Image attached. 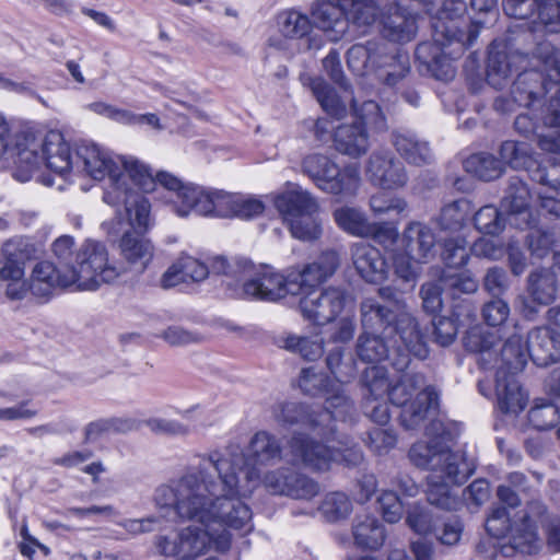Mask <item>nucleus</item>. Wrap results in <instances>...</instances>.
Returning a JSON list of instances; mask_svg holds the SVG:
<instances>
[{
  "label": "nucleus",
  "mask_w": 560,
  "mask_h": 560,
  "mask_svg": "<svg viewBox=\"0 0 560 560\" xmlns=\"http://www.w3.org/2000/svg\"><path fill=\"white\" fill-rule=\"evenodd\" d=\"M302 168L319 189L332 195L353 197L361 184L360 168L357 164H348L340 168L324 154L314 153L305 156Z\"/></svg>",
  "instance_id": "2eb2a0df"
},
{
  "label": "nucleus",
  "mask_w": 560,
  "mask_h": 560,
  "mask_svg": "<svg viewBox=\"0 0 560 560\" xmlns=\"http://www.w3.org/2000/svg\"><path fill=\"white\" fill-rule=\"evenodd\" d=\"M183 192L185 203L180 208L184 214L233 217L237 195L222 190H208L203 187L188 188Z\"/></svg>",
  "instance_id": "412c9836"
},
{
  "label": "nucleus",
  "mask_w": 560,
  "mask_h": 560,
  "mask_svg": "<svg viewBox=\"0 0 560 560\" xmlns=\"http://www.w3.org/2000/svg\"><path fill=\"white\" fill-rule=\"evenodd\" d=\"M219 457L206 458L200 466L190 467L182 477L161 485L154 493L160 508L172 509L183 521L203 525H189L173 537L160 536L156 547L166 557L177 560H196L211 548L224 552L231 547L229 529L241 535L252 532L253 513L247 503L233 497L247 494L255 486V477L241 487L229 471V462Z\"/></svg>",
  "instance_id": "f257e3e1"
},
{
  "label": "nucleus",
  "mask_w": 560,
  "mask_h": 560,
  "mask_svg": "<svg viewBox=\"0 0 560 560\" xmlns=\"http://www.w3.org/2000/svg\"><path fill=\"white\" fill-rule=\"evenodd\" d=\"M332 215L338 228L353 236L373 237L380 243L390 244L398 237V232L395 228L385 223H371L358 208L340 207L334 211Z\"/></svg>",
  "instance_id": "5701e85b"
},
{
  "label": "nucleus",
  "mask_w": 560,
  "mask_h": 560,
  "mask_svg": "<svg viewBox=\"0 0 560 560\" xmlns=\"http://www.w3.org/2000/svg\"><path fill=\"white\" fill-rule=\"evenodd\" d=\"M529 358L527 346H523V338L516 331V326L513 327V332L510 334L504 343L500 347L498 361L501 365L498 369H504L508 373L516 374L521 372Z\"/></svg>",
  "instance_id": "37998d69"
},
{
  "label": "nucleus",
  "mask_w": 560,
  "mask_h": 560,
  "mask_svg": "<svg viewBox=\"0 0 560 560\" xmlns=\"http://www.w3.org/2000/svg\"><path fill=\"white\" fill-rule=\"evenodd\" d=\"M532 513L523 511L518 520H512L505 506H497L486 521V529L495 538L510 536L515 549L530 552L537 540L535 518L542 515L545 511L544 505L538 501L532 503Z\"/></svg>",
  "instance_id": "dca6fc26"
},
{
  "label": "nucleus",
  "mask_w": 560,
  "mask_h": 560,
  "mask_svg": "<svg viewBox=\"0 0 560 560\" xmlns=\"http://www.w3.org/2000/svg\"><path fill=\"white\" fill-rule=\"evenodd\" d=\"M211 269L214 273L224 275L226 277L225 285L234 289L237 294L246 273L250 271V261L246 259L229 261L224 257H215L212 260Z\"/></svg>",
  "instance_id": "8fccbe9b"
},
{
  "label": "nucleus",
  "mask_w": 560,
  "mask_h": 560,
  "mask_svg": "<svg viewBox=\"0 0 560 560\" xmlns=\"http://www.w3.org/2000/svg\"><path fill=\"white\" fill-rule=\"evenodd\" d=\"M409 458L419 468L430 470L428 501L446 511H456L462 500L450 486L460 485L474 474L475 467L462 452H453L442 438L417 442L409 451Z\"/></svg>",
  "instance_id": "7ed1b4c3"
},
{
  "label": "nucleus",
  "mask_w": 560,
  "mask_h": 560,
  "mask_svg": "<svg viewBox=\"0 0 560 560\" xmlns=\"http://www.w3.org/2000/svg\"><path fill=\"white\" fill-rule=\"evenodd\" d=\"M288 447L293 464L314 471H327L334 463L358 467L364 459L362 450L337 427L335 438L330 440L316 441L305 432H294Z\"/></svg>",
  "instance_id": "423d86ee"
},
{
  "label": "nucleus",
  "mask_w": 560,
  "mask_h": 560,
  "mask_svg": "<svg viewBox=\"0 0 560 560\" xmlns=\"http://www.w3.org/2000/svg\"><path fill=\"white\" fill-rule=\"evenodd\" d=\"M467 11L463 0H441L436 15L432 20V42L417 46L416 57L432 75L442 81L455 75L453 61L474 45L485 20L471 18L470 24L463 27L460 19Z\"/></svg>",
  "instance_id": "f03ea898"
},
{
  "label": "nucleus",
  "mask_w": 560,
  "mask_h": 560,
  "mask_svg": "<svg viewBox=\"0 0 560 560\" xmlns=\"http://www.w3.org/2000/svg\"><path fill=\"white\" fill-rule=\"evenodd\" d=\"M470 247L464 237H452L445 240L442 252V258L447 267L446 270L452 268H459L468 262Z\"/></svg>",
  "instance_id": "680f3d73"
},
{
  "label": "nucleus",
  "mask_w": 560,
  "mask_h": 560,
  "mask_svg": "<svg viewBox=\"0 0 560 560\" xmlns=\"http://www.w3.org/2000/svg\"><path fill=\"white\" fill-rule=\"evenodd\" d=\"M283 348L300 354L304 360L315 361L324 353V339L318 334L312 336L288 335L283 339Z\"/></svg>",
  "instance_id": "09e8293b"
},
{
  "label": "nucleus",
  "mask_w": 560,
  "mask_h": 560,
  "mask_svg": "<svg viewBox=\"0 0 560 560\" xmlns=\"http://www.w3.org/2000/svg\"><path fill=\"white\" fill-rule=\"evenodd\" d=\"M118 165L125 176L124 187L132 189L137 195L139 194L133 186L138 187L143 192L155 191V182L151 168L136 158H119Z\"/></svg>",
  "instance_id": "79ce46f5"
},
{
  "label": "nucleus",
  "mask_w": 560,
  "mask_h": 560,
  "mask_svg": "<svg viewBox=\"0 0 560 560\" xmlns=\"http://www.w3.org/2000/svg\"><path fill=\"white\" fill-rule=\"evenodd\" d=\"M464 168L467 173L486 182L497 179L504 170L500 160L486 152L475 153L468 156L464 161Z\"/></svg>",
  "instance_id": "a18cd8bd"
},
{
  "label": "nucleus",
  "mask_w": 560,
  "mask_h": 560,
  "mask_svg": "<svg viewBox=\"0 0 560 560\" xmlns=\"http://www.w3.org/2000/svg\"><path fill=\"white\" fill-rule=\"evenodd\" d=\"M361 382L368 392L364 395L366 405L389 395L392 384L388 381V373L384 366L373 365L366 368Z\"/></svg>",
  "instance_id": "de8ad7c7"
},
{
  "label": "nucleus",
  "mask_w": 560,
  "mask_h": 560,
  "mask_svg": "<svg viewBox=\"0 0 560 560\" xmlns=\"http://www.w3.org/2000/svg\"><path fill=\"white\" fill-rule=\"evenodd\" d=\"M80 163L82 170L93 179L102 180L108 177L109 184L103 196L106 203L118 207L126 202L127 195H137L130 188H122L126 183L118 162L97 144L82 143L78 147L75 165L80 167Z\"/></svg>",
  "instance_id": "ddd939ff"
},
{
  "label": "nucleus",
  "mask_w": 560,
  "mask_h": 560,
  "mask_svg": "<svg viewBox=\"0 0 560 560\" xmlns=\"http://www.w3.org/2000/svg\"><path fill=\"white\" fill-rule=\"evenodd\" d=\"M532 147L525 141L508 140L500 147V161L513 168L527 167L532 161Z\"/></svg>",
  "instance_id": "6e6d98bb"
},
{
  "label": "nucleus",
  "mask_w": 560,
  "mask_h": 560,
  "mask_svg": "<svg viewBox=\"0 0 560 560\" xmlns=\"http://www.w3.org/2000/svg\"><path fill=\"white\" fill-rule=\"evenodd\" d=\"M2 252L3 260L0 261V282L23 278L25 262L34 253L30 242L23 237L10 240L4 243Z\"/></svg>",
  "instance_id": "473e14b6"
},
{
  "label": "nucleus",
  "mask_w": 560,
  "mask_h": 560,
  "mask_svg": "<svg viewBox=\"0 0 560 560\" xmlns=\"http://www.w3.org/2000/svg\"><path fill=\"white\" fill-rule=\"evenodd\" d=\"M72 285H74V278L70 270L57 268L51 261H39L33 268L30 291L36 296L46 298L57 288Z\"/></svg>",
  "instance_id": "c756f323"
},
{
  "label": "nucleus",
  "mask_w": 560,
  "mask_h": 560,
  "mask_svg": "<svg viewBox=\"0 0 560 560\" xmlns=\"http://www.w3.org/2000/svg\"><path fill=\"white\" fill-rule=\"evenodd\" d=\"M542 3H545V0H503V10L506 15L522 20L538 13L540 20Z\"/></svg>",
  "instance_id": "69168bd1"
},
{
  "label": "nucleus",
  "mask_w": 560,
  "mask_h": 560,
  "mask_svg": "<svg viewBox=\"0 0 560 560\" xmlns=\"http://www.w3.org/2000/svg\"><path fill=\"white\" fill-rule=\"evenodd\" d=\"M557 275L541 269L532 272L528 279V291L535 302L541 305L550 304L556 298Z\"/></svg>",
  "instance_id": "49530a36"
},
{
  "label": "nucleus",
  "mask_w": 560,
  "mask_h": 560,
  "mask_svg": "<svg viewBox=\"0 0 560 560\" xmlns=\"http://www.w3.org/2000/svg\"><path fill=\"white\" fill-rule=\"evenodd\" d=\"M481 315L488 326L501 327L509 318L510 306L502 299H493L483 305Z\"/></svg>",
  "instance_id": "338daca9"
},
{
  "label": "nucleus",
  "mask_w": 560,
  "mask_h": 560,
  "mask_svg": "<svg viewBox=\"0 0 560 560\" xmlns=\"http://www.w3.org/2000/svg\"><path fill=\"white\" fill-rule=\"evenodd\" d=\"M470 206L466 199H458L445 205L436 218L439 228L443 231L457 232L469 217Z\"/></svg>",
  "instance_id": "603ef678"
},
{
  "label": "nucleus",
  "mask_w": 560,
  "mask_h": 560,
  "mask_svg": "<svg viewBox=\"0 0 560 560\" xmlns=\"http://www.w3.org/2000/svg\"><path fill=\"white\" fill-rule=\"evenodd\" d=\"M288 294L295 295L289 283V271L284 276L269 266L257 268L252 262L250 271L237 291L238 296L261 301H278Z\"/></svg>",
  "instance_id": "6ab92c4d"
},
{
  "label": "nucleus",
  "mask_w": 560,
  "mask_h": 560,
  "mask_svg": "<svg viewBox=\"0 0 560 560\" xmlns=\"http://www.w3.org/2000/svg\"><path fill=\"white\" fill-rule=\"evenodd\" d=\"M74 287L80 291H95L102 284L115 282L124 276V266L109 260L104 243L85 240L75 254L74 265L70 267Z\"/></svg>",
  "instance_id": "1a4fd4ad"
},
{
  "label": "nucleus",
  "mask_w": 560,
  "mask_h": 560,
  "mask_svg": "<svg viewBox=\"0 0 560 560\" xmlns=\"http://www.w3.org/2000/svg\"><path fill=\"white\" fill-rule=\"evenodd\" d=\"M42 162L52 172L63 175L73 166L69 143L60 131L51 130L42 145Z\"/></svg>",
  "instance_id": "e433bc0d"
},
{
  "label": "nucleus",
  "mask_w": 560,
  "mask_h": 560,
  "mask_svg": "<svg viewBox=\"0 0 560 560\" xmlns=\"http://www.w3.org/2000/svg\"><path fill=\"white\" fill-rule=\"evenodd\" d=\"M366 176L373 185L385 190H396L408 183L404 163L390 152H374L368 161Z\"/></svg>",
  "instance_id": "393cba45"
},
{
  "label": "nucleus",
  "mask_w": 560,
  "mask_h": 560,
  "mask_svg": "<svg viewBox=\"0 0 560 560\" xmlns=\"http://www.w3.org/2000/svg\"><path fill=\"white\" fill-rule=\"evenodd\" d=\"M366 446L375 454H387L397 443V436L390 429L374 428L364 439Z\"/></svg>",
  "instance_id": "0e129e2a"
},
{
  "label": "nucleus",
  "mask_w": 560,
  "mask_h": 560,
  "mask_svg": "<svg viewBox=\"0 0 560 560\" xmlns=\"http://www.w3.org/2000/svg\"><path fill=\"white\" fill-rule=\"evenodd\" d=\"M348 67L355 74H364L374 68H388L380 73V78L388 86L396 85L410 70L409 57L397 50L388 55L383 52V45L368 42L365 45L355 44L347 51Z\"/></svg>",
  "instance_id": "4468645a"
},
{
  "label": "nucleus",
  "mask_w": 560,
  "mask_h": 560,
  "mask_svg": "<svg viewBox=\"0 0 560 560\" xmlns=\"http://www.w3.org/2000/svg\"><path fill=\"white\" fill-rule=\"evenodd\" d=\"M214 456L219 457L218 459L229 462V465L231 466L229 471L236 480L235 487L238 488L247 482V477H255L256 482L250 492L247 494H233V497L244 501V499L249 498L253 494L254 490L260 483L262 485V477L260 476V471L257 466H267L280 460L282 456V447L277 436L267 431H259L252 438L246 455L242 452H213L209 455L199 456V460L196 466H200L203 459H209Z\"/></svg>",
  "instance_id": "0eeeda50"
},
{
  "label": "nucleus",
  "mask_w": 560,
  "mask_h": 560,
  "mask_svg": "<svg viewBox=\"0 0 560 560\" xmlns=\"http://www.w3.org/2000/svg\"><path fill=\"white\" fill-rule=\"evenodd\" d=\"M501 330L502 328L488 330L481 327H474L468 330L464 338L466 349L480 354L479 363L483 369L489 368L493 361L498 362V347L502 340V336L499 335Z\"/></svg>",
  "instance_id": "4c0bfd02"
},
{
  "label": "nucleus",
  "mask_w": 560,
  "mask_h": 560,
  "mask_svg": "<svg viewBox=\"0 0 560 560\" xmlns=\"http://www.w3.org/2000/svg\"><path fill=\"white\" fill-rule=\"evenodd\" d=\"M360 320L362 330L398 336L406 351L398 347L397 357L393 359L395 370L404 371L409 366L411 355L418 359L428 357L425 336L404 301H395L390 306L377 298H365L360 303Z\"/></svg>",
  "instance_id": "20e7f679"
},
{
  "label": "nucleus",
  "mask_w": 560,
  "mask_h": 560,
  "mask_svg": "<svg viewBox=\"0 0 560 560\" xmlns=\"http://www.w3.org/2000/svg\"><path fill=\"white\" fill-rule=\"evenodd\" d=\"M406 522L419 535H428L436 528V518L432 511L419 504H415L408 510Z\"/></svg>",
  "instance_id": "e2e57ef3"
},
{
  "label": "nucleus",
  "mask_w": 560,
  "mask_h": 560,
  "mask_svg": "<svg viewBox=\"0 0 560 560\" xmlns=\"http://www.w3.org/2000/svg\"><path fill=\"white\" fill-rule=\"evenodd\" d=\"M533 56L541 63L547 81L536 70L524 69L518 72L512 83L511 95L513 103H517L520 107L534 106L551 89L549 85L560 84V48L549 40H541L535 46Z\"/></svg>",
  "instance_id": "6e6552de"
},
{
  "label": "nucleus",
  "mask_w": 560,
  "mask_h": 560,
  "mask_svg": "<svg viewBox=\"0 0 560 560\" xmlns=\"http://www.w3.org/2000/svg\"><path fill=\"white\" fill-rule=\"evenodd\" d=\"M340 8L346 14L347 33L352 27L360 34L369 33L384 11L375 0H341Z\"/></svg>",
  "instance_id": "c9c22d12"
},
{
  "label": "nucleus",
  "mask_w": 560,
  "mask_h": 560,
  "mask_svg": "<svg viewBox=\"0 0 560 560\" xmlns=\"http://www.w3.org/2000/svg\"><path fill=\"white\" fill-rule=\"evenodd\" d=\"M529 200L530 194L527 185L517 176L509 179L508 186L501 200V207L509 214L522 215L524 225L529 224Z\"/></svg>",
  "instance_id": "a19ab883"
},
{
  "label": "nucleus",
  "mask_w": 560,
  "mask_h": 560,
  "mask_svg": "<svg viewBox=\"0 0 560 560\" xmlns=\"http://www.w3.org/2000/svg\"><path fill=\"white\" fill-rule=\"evenodd\" d=\"M278 32L288 39H302L313 30V23L307 14L296 9H287L276 15Z\"/></svg>",
  "instance_id": "c03bdc74"
},
{
  "label": "nucleus",
  "mask_w": 560,
  "mask_h": 560,
  "mask_svg": "<svg viewBox=\"0 0 560 560\" xmlns=\"http://www.w3.org/2000/svg\"><path fill=\"white\" fill-rule=\"evenodd\" d=\"M559 409L560 402L536 401L528 411V422L539 431L549 430L559 421Z\"/></svg>",
  "instance_id": "13d9d810"
},
{
  "label": "nucleus",
  "mask_w": 560,
  "mask_h": 560,
  "mask_svg": "<svg viewBox=\"0 0 560 560\" xmlns=\"http://www.w3.org/2000/svg\"><path fill=\"white\" fill-rule=\"evenodd\" d=\"M353 266L369 283H381L388 277V265L381 250L369 244H355L352 249Z\"/></svg>",
  "instance_id": "7c9ffc66"
},
{
  "label": "nucleus",
  "mask_w": 560,
  "mask_h": 560,
  "mask_svg": "<svg viewBox=\"0 0 560 560\" xmlns=\"http://www.w3.org/2000/svg\"><path fill=\"white\" fill-rule=\"evenodd\" d=\"M346 299L342 289L330 287L307 293L300 300L299 306L305 319L316 325H326L342 312Z\"/></svg>",
  "instance_id": "4be33fe9"
},
{
  "label": "nucleus",
  "mask_w": 560,
  "mask_h": 560,
  "mask_svg": "<svg viewBox=\"0 0 560 560\" xmlns=\"http://www.w3.org/2000/svg\"><path fill=\"white\" fill-rule=\"evenodd\" d=\"M339 267V255L336 250L323 252L316 260L302 268L289 269V283L299 294L303 289L315 288L330 278Z\"/></svg>",
  "instance_id": "b1692460"
},
{
  "label": "nucleus",
  "mask_w": 560,
  "mask_h": 560,
  "mask_svg": "<svg viewBox=\"0 0 560 560\" xmlns=\"http://www.w3.org/2000/svg\"><path fill=\"white\" fill-rule=\"evenodd\" d=\"M355 121L340 125L334 133V143L338 152L350 158H360L370 148L368 128L382 131L386 129V118L378 104L365 101L360 106L351 100Z\"/></svg>",
  "instance_id": "9b49d317"
},
{
  "label": "nucleus",
  "mask_w": 560,
  "mask_h": 560,
  "mask_svg": "<svg viewBox=\"0 0 560 560\" xmlns=\"http://www.w3.org/2000/svg\"><path fill=\"white\" fill-rule=\"evenodd\" d=\"M120 205L124 206V213L117 212V217L122 233L118 241L121 261L116 264L124 266V275L129 271L141 273L154 256V246L144 236L153 224L150 215L151 205L147 198L139 195L127 196L126 202Z\"/></svg>",
  "instance_id": "39448f33"
},
{
  "label": "nucleus",
  "mask_w": 560,
  "mask_h": 560,
  "mask_svg": "<svg viewBox=\"0 0 560 560\" xmlns=\"http://www.w3.org/2000/svg\"><path fill=\"white\" fill-rule=\"evenodd\" d=\"M393 144L397 152L410 164L421 166L433 161L429 143L420 140L410 131L395 132L393 135Z\"/></svg>",
  "instance_id": "ea45409f"
},
{
  "label": "nucleus",
  "mask_w": 560,
  "mask_h": 560,
  "mask_svg": "<svg viewBox=\"0 0 560 560\" xmlns=\"http://www.w3.org/2000/svg\"><path fill=\"white\" fill-rule=\"evenodd\" d=\"M405 250L413 260L422 262L434 256L435 235L430 226L411 221L402 232Z\"/></svg>",
  "instance_id": "f704fd0d"
},
{
  "label": "nucleus",
  "mask_w": 560,
  "mask_h": 560,
  "mask_svg": "<svg viewBox=\"0 0 560 560\" xmlns=\"http://www.w3.org/2000/svg\"><path fill=\"white\" fill-rule=\"evenodd\" d=\"M418 31L417 14L402 5L401 1L389 4L381 18V33L394 43H407L416 37Z\"/></svg>",
  "instance_id": "bb28decb"
},
{
  "label": "nucleus",
  "mask_w": 560,
  "mask_h": 560,
  "mask_svg": "<svg viewBox=\"0 0 560 560\" xmlns=\"http://www.w3.org/2000/svg\"><path fill=\"white\" fill-rule=\"evenodd\" d=\"M474 225L482 234L499 235L505 228V219L495 206L487 205L475 213Z\"/></svg>",
  "instance_id": "4d7b16f0"
},
{
  "label": "nucleus",
  "mask_w": 560,
  "mask_h": 560,
  "mask_svg": "<svg viewBox=\"0 0 560 560\" xmlns=\"http://www.w3.org/2000/svg\"><path fill=\"white\" fill-rule=\"evenodd\" d=\"M529 358L536 365L546 366L553 362L560 351V332L549 327H537L527 337Z\"/></svg>",
  "instance_id": "72a5a7b5"
},
{
  "label": "nucleus",
  "mask_w": 560,
  "mask_h": 560,
  "mask_svg": "<svg viewBox=\"0 0 560 560\" xmlns=\"http://www.w3.org/2000/svg\"><path fill=\"white\" fill-rule=\"evenodd\" d=\"M312 91L319 102L322 108L331 117L340 119L346 116L347 107L340 97L336 94L324 80L315 79L312 81Z\"/></svg>",
  "instance_id": "864d4df0"
},
{
  "label": "nucleus",
  "mask_w": 560,
  "mask_h": 560,
  "mask_svg": "<svg viewBox=\"0 0 560 560\" xmlns=\"http://www.w3.org/2000/svg\"><path fill=\"white\" fill-rule=\"evenodd\" d=\"M408 366L400 371L402 374L398 381L390 385L388 398L392 404L401 406V424L408 430H415L430 417L438 407V393L433 387H427L416 395L413 394L424 384L423 375L419 373L405 372Z\"/></svg>",
  "instance_id": "9d476101"
},
{
  "label": "nucleus",
  "mask_w": 560,
  "mask_h": 560,
  "mask_svg": "<svg viewBox=\"0 0 560 560\" xmlns=\"http://www.w3.org/2000/svg\"><path fill=\"white\" fill-rule=\"evenodd\" d=\"M153 178L155 182V190L158 189V186H160L168 191L173 211L178 217H188V214H184L179 211L186 203L184 202L183 192H186L185 190L188 188H199V186L194 184H184L178 177L165 171L158 172Z\"/></svg>",
  "instance_id": "3c124183"
},
{
  "label": "nucleus",
  "mask_w": 560,
  "mask_h": 560,
  "mask_svg": "<svg viewBox=\"0 0 560 560\" xmlns=\"http://www.w3.org/2000/svg\"><path fill=\"white\" fill-rule=\"evenodd\" d=\"M440 282L444 290L448 291L455 299L457 295L474 293L478 289V282L467 272H452L443 270Z\"/></svg>",
  "instance_id": "052dcab7"
},
{
  "label": "nucleus",
  "mask_w": 560,
  "mask_h": 560,
  "mask_svg": "<svg viewBox=\"0 0 560 560\" xmlns=\"http://www.w3.org/2000/svg\"><path fill=\"white\" fill-rule=\"evenodd\" d=\"M370 207L371 210L378 215L389 212H396L399 214L407 209L408 203L401 197H390L384 192H378L371 197Z\"/></svg>",
  "instance_id": "774afa93"
},
{
  "label": "nucleus",
  "mask_w": 560,
  "mask_h": 560,
  "mask_svg": "<svg viewBox=\"0 0 560 560\" xmlns=\"http://www.w3.org/2000/svg\"><path fill=\"white\" fill-rule=\"evenodd\" d=\"M275 207L294 238L312 242L320 237L322 225L315 217L319 206L307 190L301 187L288 190L275 199Z\"/></svg>",
  "instance_id": "f8f14e48"
},
{
  "label": "nucleus",
  "mask_w": 560,
  "mask_h": 560,
  "mask_svg": "<svg viewBox=\"0 0 560 560\" xmlns=\"http://www.w3.org/2000/svg\"><path fill=\"white\" fill-rule=\"evenodd\" d=\"M527 58L518 51H508L505 47L492 43L487 62V81L497 90L505 88L514 73L526 69Z\"/></svg>",
  "instance_id": "a878e982"
},
{
  "label": "nucleus",
  "mask_w": 560,
  "mask_h": 560,
  "mask_svg": "<svg viewBox=\"0 0 560 560\" xmlns=\"http://www.w3.org/2000/svg\"><path fill=\"white\" fill-rule=\"evenodd\" d=\"M352 536L357 547L370 550L381 548L386 538L383 524L373 515H357Z\"/></svg>",
  "instance_id": "58836bf2"
},
{
  "label": "nucleus",
  "mask_w": 560,
  "mask_h": 560,
  "mask_svg": "<svg viewBox=\"0 0 560 560\" xmlns=\"http://www.w3.org/2000/svg\"><path fill=\"white\" fill-rule=\"evenodd\" d=\"M498 408L504 413H518L527 404L528 395L523 390L515 374L498 369L495 374Z\"/></svg>",
  "instance_id": "2f4dec72"
},
{
  "label": "nucleus",
  "mask_w": 560,
  "mask_h": 560,
  "mask_svg": "<svg viewBox=\"0 0 560 560\" xmlns=\"http://www.w3.org/2000/svg\"><path fill=\"white\" fill-rule=\"evenodd\" d=\"M271 415L283 427L300 425L320 440L335 438L336 421L328 410L314 409L296 401H280L272 406Z\"/></svg>",
  "instance_id": "a211bd4d"
},
{
  "label": "nucleus",
  "mask_w": 560,
  "mask_h": 560,
  "mask_svg": "<svg viewBox=\"0 0 560 560\" xmlns=\"http://www.w3.org/2000/svg\"><path fill=\"white\" fill-rule=\"evenodd\" d=\"M262 486L273 495L310 501L320 492L319 483L312 477L292 468H277L262 476Z\"/></svg>",
  "instance_id": "aec40b11"
},
{
  "label": "nucleus",
  "mask_w": 560,
  "mask_h": 560,
  "mask_svg": "<svg viewBox=\"0 0 560 560\" xmlns=\"http://www.w3.org/2000/svg\"><path fill=\"white\" fill-rule=\"evenodd\" d=\"M398 347L406 351L398 336H384L380 332L362 330L357 340L355 353L361 361L366 363H376L388 359L393 364Z\"/></svg>",
  "instance_id": "cd10ccee"
},
{
  "label": "nucleus",
  "mask_w": 560,
  "mask_h": 560,
  "mask_svg": "<svg viewBox=\"0 0 560 560\" xmlns=\"http://www.w3.org/2000/svg\"><path fill=\"white\" fill-rule=\"evenodd\" d=\"M319 511L326 521L335 523L347 518L351 514L352 502L343 492H330L322 501Z\"/></svg>",
  "instance_id": "5fc2aeb1"
},
{
  "label": "nucleus",
  "mask_w": 560,
  "mask_h": 560,
  "mask_svg": "<svg viewBox=\"0 0 560 560\" xmlns=\"http://www.w3.org/2000/svg\"><path fill=\"white\" fill-rule=\"evenodd\" d=\"M326 365L335 376L336 383L342 385L349 383L355 376V362L352 358L343 360V349L336 347L326 357Z\"/></svg>",
  "instance_id": "bf43d9fd"
},
{
  "label": "nucleus",
  "mask_w": 560,
  "mask_h": 560,
  "mask_svg": "<svg viewBox=\"0 0 560 560\" xmlns=\"http://www.w3.org/2000/svg\"><path fill=\"white\" fill-rule=\"evenodd\" d=\"M300 389L308 396H324L326 406L318 410H328L332 415V420L341 422H352L355 418V407L353 400L347 395L343 385L336 383L323 371L314 366L304 368L299 376Z\"/></svg>",
  "instance_id": "f3484780"
},
{
  "label": "nucleus",
  "mask_w": 560,
  "mask_h": 560,
  "mask_svg": "<svg viewBox=\"0 0 560 560\" xmlns=\"http://www.w3.org/2000/svg\"><path fill=\"white\" fill-rule=\"evenodd\" d=\"M341 0H316L311 4L310 13L316 27L322 30L331 42H338L347 34L346 14L340 8Z\"/></svg>",
  "instance_id": "c85d7f7f"
}]
</instances>
